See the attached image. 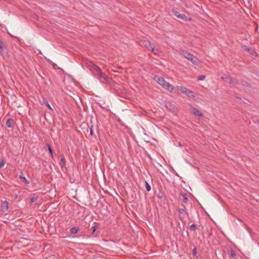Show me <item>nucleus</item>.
Here are the masks:
<instances>
[{
  "mask_svg": "<svg viewBox=\"0 0 259 259\" xmlns=\"http://www.w3.org/2000/svg\"><path fill=\"white\" fill-rule=\"evenodd\" d=\"M180 54L184 57L190 61L193 64L196 65L197 64L198 59L192 54L184 50L181 51Z\"/></svg>",
  "mask_w": 259,
  "mask_h": 259,
  "instance_id": "nucleus-1",
  "label": "nucleus"
},
{
  "mask_svg": "<svg viewBox=\"0 0 259 259\" xmlns=\"http://www.w3.org/2000/svg\"><path fill=\"white\" fill-rule=\"evenodd\" d=\"M157 81L161 86L165 89L171 92L174 90V87L168 82L165 81L162 77H158Z\"/></svg>",
  "mask_w": 259,
  "mask_h": 259,
  "instance_id": "nucleus-2",
  "label": "nucleus"
},
{
  "mask_svg": "<svg viewBox=\"0 0 259 259\" xmlns=\"http://www.w3.org/2000/svg\"><path fill=\"white\" fill-rule=\"evenodd\" d=\"M221 79L228 82L230 84L236 85L238 83V81L236 78H232L226 74H223Z\"/></svg>",
  "mask_w": 259,
  "mask_h": 259,
  "instance_id": "nucleus-3",
  "label": "nucleus"
},
{
  "mask_svg": "<svg viewBox=\"0 0 259 259\" xmlns=\"http://www.w3.org/2000/svg\"><path fill=\"white\" fill-rule=\"evenodd\" d=\"M178 90L180 91L182 93L186 94L189 97H194V95H193V92L192 91L190 90L188 88L185 87H178Z\"/></svg>",
  "mask_w": 259,
  "mask_h": 259,
  "instance_id": "nucleus-4",
  "label": "nucleus"
},
{
  "mask_svg": "<svg viewBox=\"0 0 259 259\" xmlns=\"http://www.w3.org/2000/svg\"><path fill=\"white\" fill-rule=\"evenodd\" d=\"M140 45L142 46L145 47L148 50H151L154 54L156 53L154 52V48L152 46V44L150 41L148 40H143L140 41Z\"/></svg>",
  "mask_w": 259,
  "mask_h": 259,
  "instance_id": "nucleus-5",
  "label": "nucleus"
},
{
  "mask_svg": "<svg viewBox=\"0 0 259 259\" xmlns=\"http://www.w3.org/2000/svg\"><path fill=\"white\" fill-rule=\"evenodd\" d=\"M97 76L101 81H107L108 80V76L104 73L102 72L101 68H100L96 71Z\"/></svg>",
  "mask_w": 259,
  "mask_h": 259,
  "instance_id": "nucleus-6",
  "label": "nucleus"
},
{
  "mask_svg": "<svg viewBox=\"0 0 259 259\" xmlns=\"http://www.w3.org/2000/svg\"><path fill=\"white\" fill-rule=\"evenodd\" d=\"M85 63L87 65L90 67L91 70H94L95 71H97L98 69L100 68L99 66H98L97 65L95 64L92 61L90 60H86Z\"/></svg>",
  "mask_w": 259,
  "mask_h": 259,
  "instance_id": "nucleus-7",
  "label": "nucleus"
},
{
  "mask_svg": "<svg viewBox=\"0 0 259 259\" xmlns=\"http://www.w3.org/2000/svg\"><path fill=\"white\" fill-rule=\"evenodd\" d=\"M190 110L191 113L196 117H200L203 116L202 113L198 109L194 107H191Z\"/></svg>",
  "mask_w": 259,
  "mask_h": 259,
  "instance_id": "nucleus-8",
  "label": "nucleus"
},
{
  "mask_svg": "<svg viewBox=\"0 0 259 259\" xmlns=\"http://www.w3.org/2000/svg\"><path fill=\"white\" fill-rule=\"evenodd\" d=\"M0 54L3 56H7L8 54L7 48L1 39H0Z\"/></svg>",
  "mask_w": 259,
  "mask_h": 259,
  "instance_id": "nucleus-9",
  "label": "nucleus"
},
{
  "mask_svg": "<svg viewBox=\"0 0 259 259\" xmlns=\"http://www.w3.org/2000/svg\"><path fill=\"white\" fill-rule=\"evenodd\" d=\"M9 202L8 201H2L0 208L3 212H6L8 210Z\"/></svg>",
  "mask_w": 259,
  "mask_h": 259,
  "instance_id": "nucleus-10",
  "label": "nucleus"
},
{
  "mask_svg": "<svg viewBox=\"0 0 259 259\" xmlns=\"http://www.w3.org/2000/svg\"><path fill=\"white\" fill-rule=\"evenodd\" d=\"M14 120L13 119L10 118L6 121V125L9 128H12L14 125Z\"/></svg>",
  "mask_w": 259,
  "mask_h": 259,
  "instance_id": "nucleus-11",
  "label": "nucleus"
},
{
  "mask_svg": "<svg viewBox=\"0 0 259 259\" xmlns=\"http://www.w3.org/2000/svg\"><path fill=\"white\" fill-rule=\"evenodd\" d=\"M60 157H61V161L59 163V164L61 168H63L66 165V160H65V157L63 154H61Z\"/></svg>",
  "mask_w": 259,
  "mask_h": 259,
  "instance_id": "nucleus-12",
  "label": "nucleus"
},
{
  "mask_svg": "<svg viewBox=\"0 0 259 259\" xmlns=\"http://www.w3.org/2000/svg\"><path fill=\"white\" fill-rule=\"evenodd\" d=\"M174 15L179 18H180L183 20H185L186 18V16L185 14H180L177 11L174 12Z\"/></svg>",
  "mask_w": 259,
  "mask_h": 259,
  "instance_id": "nucleus-13",
  "label": "nucleus"
},
{
  "mask_svg": "<svg viewBox=\"0 0 259 259\" xmlns=\"http://www.w3.org/2000/svg\"><path fill=\"white\" fill-rule=\"evenodd\" d=\"M181 195L183 197V201L185 203H187L188 201V199L187 197V194L185 193H181Z\"/></svg>",
  "mask_w": 259,
  "mask_h": 259,
  "instance_id": "nucleus-14",
  "label": "nucleus"
},
{
  "mask_svg": "<svg viewBox=\"0 0 259 259\" xmlns=\"http://www.w3.org/2000/svg\"><path fill=\"white\" fill-rule=\"evenodd\" d=\"M79 231V228L77 227H73L70 229V233L72 234H74L77 233Z\"/></svg>",
  "mask_w": 259,
  "mask_h": 259,
  "instance_id": "nucleus-15",
  "label": "nucleus"
},
{
  "mask_svg": "<svg viewBox=\"0 0 259 259\" xmlns=\"http://www.w3.org/2000/svg\"><path fill=\"white\" fill-rule=\"evenodd\" d=\"M19 178L23 181L24 183L26 184H28L29 183V181H28L26 178L22 174L19 176Z\"/></svg>",
  "mask_w": 259,
  "mask_h": 259,
  "instance_id": "nucleus-16",
  "label": "nucleus"
},
{
  "mask_svg": "<svg viewBox=\"0 0 259 259\" xmlns=\"http://www.w3.org/2000/svg\"><path fill=\"white\" fill-rule=\"evenodd\" d=\"M178 211L180 213L183 214H186L187 213L186 211V207L184 206V208H180L178 209Z\"/></svg>",
  "mask_w": 259,
  "mask_h": 259,
  "instance_id": "nucleus-17",
  "label": "nucleus"
},
{
  "mask_svg": "<svg viewBox=\"0 0 259 259\" xmlns=\"http://www.w3.org/2000/svg\"><path fill=\"white\" fill-rule=\"evenodd\" d=\"M47 146L48 147L49 153H50V154L51 155V157L53 158V149L52 148V147L50 145V144H47Z\"/></svg>",
  "mask_w": 259,
  "mask_h": 259,
  "instance_id": "nucleus-18",
  "label": "nucleus"
},
{
  "mask_svg": "<svg viewBox=\"0 0 259 259\" xmlns=\"http://www.w3.org/2000/svg\"><path fill=\"white\" fill-rule=\"evenodd\" d=\"M241 83L243 86H246V87H247L249 88H251V84L250 83H249L248 82H247L246 81L242 80Z\"/></svg>",
  "mask_w": 259,
  "mask_h": 259,
  "instance_id": "nucleus-19",
  "label": "nucleus"
},
{
  "mask_svg": "<svg viewBox=\"0 0 259 259\" xmlns=\"http://www.w3.org/2000/svg\"><path fill=\"white\" fill-rule=\"evenodd\" d=\"M242 48L245 51L248 52H251V51H252V50L251 48H248L245 45H244L243 46H242Z\"/></svg>",
  "mask_w": 259,
  "mask_h": 259,
  "instance_id": "nucleus-20",
  "label": "nucleus"
},
{
  "mask_svg": "<svg viewBox=\"0 0 259 259\" xmlns=\"http://www.w3.org/2000/svg\"><path fill=\"white\" fill-rule=\"evenodd\" d=\"M145 187L146 189L148 192H149L151 190V186L148 184V183L145 181Z\"/></svg>",
  "mask_w": 259,
  "mask_h": 259,
  "instance_id": "nucleus-21",
  "label": "nucleus"
},
{
  "mask_svg": "<svg viewBox=\"0 0 259 259\" xmlns=\"http://www.w3.org/2000/svg\"><path fill=\"white\" fill-rule=\"evenodd\" d=\"M190 229L191 230H192L193 231H196V229H197V227H196V226L195 224H192L190 227Z\"/></svg>",
  "mask_w": 259,
  "mask_h": 259,
  "instance_id": "nucleus-22",
  "label": "nucleus"
},
{
  "mask_svg": "<svg viewBox=\"0 0 259 259\" xmlns=\"http://www.w3.org/2000/svg\"><path fill=\"white\" fill-rule=\"evenodd\" d=\"M230 255L232 257L236 258V254L235 252H234V251H233V250H231V251H230Z\"/></svg>",
  "mask_w": 259,
  "mask_h": 259,
  "instance_id": "nucleus-23",
  "label": "nucleus"
},
{
  "mask_svg": "<svg viewBox=\"0 0 259 259\" xmlns=\"http://www.w3.org/2000/svg\"><path fill=\"white\" fill-rule=\"evenodd\" d=\"M96 229H97V227L96 226H93L92 228H91V230H92V234H93L95 233V232H96Z\"/></svg>",
  "mask_w": 259,
  "mask_h": 259,
  "instance_id": "nucleus-24",
  "label": "nucleus"
},
{
  "mask_svg": "<svg viewBox=\"0 0 259 259\" xmlns=\"http://www.w3.org/2000/svg\"><path fill=\"white\" fill-rule=\"evenodd\" d=\"M205 78V75H200L198 77V80H203Z\"/></svg>",
  "mask_w": 259,
  "mask_h": 259,
  "instance_id": "nucleus-25",
  "label": "nucleus"
},
{
  "mask_svg": "<svg viewBox=\"0 0 259 259\" xmlns=\"http://www.w3.org/2000/svg\"><path fill=\"white\" fill-rule=\"evenodd\" d=\"M36 200H37V198L36 197H32L30 199V203H33L35 201H36Z\"/></svg>",
  "mask_w": 259,
  "mask_h": 259,
  "instance_id": "nucleus-26",
  "label": "nucleus"
},
{
  "mask_svg": "<svg viewBox=\"0 0 259 259\" xmlns=\"http://www.w3.org/2000/svg\"><path fill=\"white\" fill-rule=\"evenodd\" d=\"M45 105L51 110H53V109L51 107V106H50V105L48 103V102H46L45 103Z\"/></svg>",
  "mask_w": 259,
  "mask_h": 259,
  "instance_id": "nucleus-27",
  "label": "nucleus"
},
{
  "mask_svg": "<svg viewBox=\"0 0 259 259\" xmlns=\"http://www.w3.org/2000/svg\"><path fill=\"white\" fill-rule=\"evenodd\" d=\"M5 164L4 160L0 161V167H3Z\"/></svg>",
  "mask_w": 259,
  "mask_h": 259,
  "instance_id": "nucleus-28",
  "label": "nucleus"
},
{
  "mask_svg": "<svg viewBox=\"0 0 259 259\" xmlns=\"http://www.w3.org/2000/svg\"><path fill=\"white\" fill-rule=\"evenodd\" d=\"M193 252L195 254L196 253V248H194L193 249Z\"/></svg>",
  "mask_w": 259,
  "mask_h": 259,
  "instance_id": "nucleus-29",
  "label": "nucleus"
},
{
  "mask_svg": "<svg viewBox=\"0 0 259 259\" xmlns=\"http://www.w3.org/2000/svg\"><path fill=\"white\" fill-rule=\"evenodd\" d=\"M168 105H169V106H171L170 103H167V104H166V105H165V106H166V107H167V108H168Z\"/></svg>",
  "mask_w": 259,
  "mask_h": 259,
  "instance_id": "nucleus-30",
  "label": "nucleus"
},
{
  "mask_svg": "<svg viewBox=\"0 0 259 259\" xmlns=\"http://www.w3.org/2000/svg\"><path fill=\"white\" fill-rule=\"evenodd\" d=\"M255 123H259V118L256 119V121H255Z\"/></svg>",
  "mask_w": 259,
  "mask_h": 259,
  "instance_id": "nucleus-31",
  "label": "nucleus"
},
{
  "mask_svg": "<svg viewBox=\"0 0 259 259\" xmlns=\"http://www.w3.org/2000/svg\"><path fill=\"white\" fill-rule=\"evenodd\" d=\"M90 134H91V135H93V131L92 129H91V130H90Z\"/></svg>",
  "mask_w": 259,
  "mask_h": 259,
  "instance_id": "nucleus-32",
  "label": "nucleus"
},
{
  "mask_svg": "<svg viewBox=\"0 0 259 259\" xmlns=\"http://www.w3.org/2000/svg\"><path fill=\"white\" fill-rule=\"evenodd\" d=\"M170 110H172L174 108H171L170 107V106H169V108H168Z\"/></svg>",
  "mask_w": 259,
  "mask_h": 259,
  "instance_id": "nucleus-33",
  "label": "nucleus"
},
{
  "mask_svg": "<svg viewBox=\"0 0 259 259\" xmlns=\"http://www.w3.org/2000/svg\"><path fill=\"white\" fill-rule=\"evenodd\" d=\"M237 98L238 99H240V98H239V96L237 97Z\"/></svg>",
  "mask_w": 259,
  "mask_h": 259,
  "instance_id": "nucleus-34",
  "label": "nucleus"
},
{
  "mask_svg": "<svg viewBox=\"0 0 259 259\" xmlns=\"http://www.w3.org/2000/svg\"><path fill=\"white\" fill-rule=\"evenodd\" d=\"M159 198H161V196H158Z\"/></svg>",
  "mask_w": 259,
  "mask_h": 259,
  "instance_id": "nucleus-35",
  "label": "nucleus"
},
{
  "mask_svg": "<svg viewBox=\"0 0 259 259\" xmlns=\"http://www.w3.org/2000/svg\"><path fill=\"white\" fill-rule=\"evenodd\" d=\"M159 198H161V196H158Z\"/></svg>",
  "mask_w": 259,
  "mask_h": 259,
  "instance_id": "nucleus-36",
  "label": "nucleus"
},
{
  "mask_svg": "<svg viewBox=\"0 0 259 259\" xmlns=\"http://www.w3.org/2000/svg\"><path fill=\"white\" fill-rule=\"evenodd\" d=\"M39 53L41 54V51H39Z\"/></svg>",
  "mask_w": 259,
  "mask_h": 259,
  "instance_id": "nucleus-37",
  "label": "nucleus"
},
{
  "mask_svg": "<svg viewBox=\"0 0 259 259\" xmlns=\"http://www.w3.org/2000/svg\"><path fill=\"white\" fill-rule=\"evenodd\" d=\"M247 259H250V258H247Z\"/></svg>",
  "mask_w": 259,
  "mask_h": 259,
  "instance_id": "nucleus-38",
  "label": "nucleus"
}]
</instances>
